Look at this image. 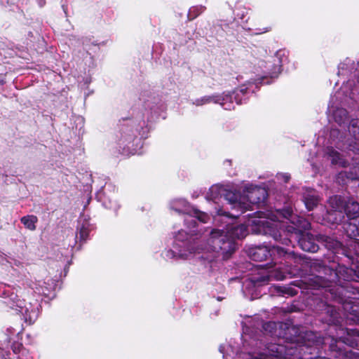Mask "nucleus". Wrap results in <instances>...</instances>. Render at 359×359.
<instances>
[{
    "instance_id": "nucleus-23",
    "label": "nucleus",
    "mask_w": 359,
    "mask_h": 359,
    "mask_svg": "<svg viewBox=\"0 0 359 359\" xmlns=\"http://www.w3.org/2000/svg\"><path fill=\"white\" fill-rule=\"evenodd\" d=\"M30 287L35 293L44 296H48L53 289L52 284L42 280L33 283Z\"/></svg>"
},
{
    "instance_id": "nucleus-5",
    "label": "nucleus",
    "mask_w": 359,
    "mask_h": 359,
    "mask_svg": "<svg viewBox=\"0 0 359 359\" xmlns=\"http://www.w3.org/2000/svg\"><path fill=\"white\" fill-rule=\"evenodd\" d=\"M355 76L357 77V83L353 79L344 83L341 88L331 97L328 107L335 123L343 128H346L348 121V112L339 105L343 104L352 106L359 99V69H356Z\"/></svg>"
},
{
    "instance_id": "nucleus-2",
    "label": "nucleus",
    "mask_w": 359,
    "mask_h": 359,
    "mask_svg": "<svg viewBox=\"0 0 359 359\" xmlns=\"http://www.w3.org/2000/svg\"><path fill=\"white\" fill-rule=\"evenodd\" d=\"M215 222L223 229H212L207 235L203 233L201 242L198 243L199 252L195 253V255L202 253L198 258L205 262L211 264L219 252L224 257H227L233 253L236 248L234 239L245 238L248 233V226H250L255 233L269 235L274 240L278 239L275 229L278 227L277 219L273 216L276 214V210L266 214L257 212L252 215H248L245 224L239 225L231 222L236 216L229 215L223 208L218 205L215 207Z\"/></svg>"
},
{
    "instance_id": "nucleus-30",
    "label": "nucleus",
    "mask_w": 359,
    "mask_h": 359,
    "mask_svg": "<svg viewBox=\"0 0 359 359\" xmlns=\"http://www.w3.org/2000/svg\"><path fill=\"white\" fill-rule=\"evenodd\" d=\"M325 246L329 249L337 250L341 247V243L337 240L332 239L331 238H326Z\"/></svg>"
},
{
    "instance_id": "nucleus-19",
    "label": "nucleus",
    "mask_w": 359,
    "mask_h": 359,
    "mask_svg": "<svg viewBox=\"0 0 359 359\" xmlns=\"http://www.w3.org/2000/svg\"><path fill=\"white\" fill-rule=\"evenodd\" d=\"M344 212L348 219L359 221V203L353 199H349L345 203Z\"/></svg>"
},
{
    "instance_id": "nucleus-27",
    "label": "nucleus",
    "mask_w": 359,
    "mask_h": 359,
    "mask_svg": "<svg viewBox=\"0 0 359 359\" xmlns=\"http://www.w3.org/2000/svg\"><path fill=\"white\" fill-rule=\"evenodd\" d=\"M20 222L27 229L34 231L36 229V224L38 222V218L33 215H29L22 217Z\"/></svg>"
},
{
    "instance_id": "nucleus-3",
    "label": "nucleus",
    "mask_w": 359,
    "mask_h": 359,
    "mask_svg": "<svg viewBox=\"0 0 359 359\" xmlns=\"http://www.w3.org/2000/svg\"><path fill=\"white\" fill-rule=\"evenodd\" d=\"M171 210L181 215L185 227L189 230H179L174 234V241L171 249L164 252L163 257L166 259H188L199 252L198 243L201 242L202 234L198 231V222L206 223L210 217L203 212L193 208L184 198H176L170 203Z\"/></svg>"
},
{
    "instance_id": "nucleus-8",
    "label": "nucleus",
    "mask_w": 359,
    "mask_h": 359,
    "mask_svg": "<svg viewBox=\"0 0 359 359\" xmlns=\"http://www.w3.org/2000/svg\"><path fill=\"white\" fill-rule=\"evenodd\" d=\"M348 133L344 135L337 128H332L330 133V144L337 148L346 144L350 150L359 153V119H352L348 126Z\"/></svg>"
},
{
    "instance_id": "nucleus-6",
    "label": "nucleus",
    "mask_w": 359,
    "mask_h": 359,
    "mask_svg": "<svg viewBox=\"0 0 359 359\" xmlns=\"http://www.w3.org/2000/svg\"><path fill=\"white\" fill-rule=\"evenodd\" d=\"M266 76L261 78V81H249L248 86H242L240 88L236 89L232 92H224L222 95H205L201 98H197L192 101V104L196 106H203L211 102L220 104L226 110H231L235 108V104H240L243 100H245V95L249 90L254 92L252 86L257 87L258 84L264 81Z\"/></svg>"
},
{
    "instance_id": "nucleus-37",
    "label": "nucleus",
    "mask_w": 359,
    "mask_h": 359,
    "mask_svg": "<svg viewBox=\"0 0 359 359\" xmlns=\"http://www.w3.org/2000/svg\"><path fill=\"white\" fill-rule=\"evenodd\" d=\"M39 4L40 6H43L45 4V1L43 0H39Z\"/></svg>"
},
{
    "instance_id": "nucleus-22",
    "label": "nucleus",
    "mask_w": 359,
    "mask_h": 359,
    "mask_svg": "<svg viewBox=\"0 0 359 359\" xmlns=\"http://www.w3.org/2000/svg\"><path fill=\"white\" fill-rule=\"evenodd\" d=\"M345 178L351 180H359V167H353L349 172L346 171L340 172L337 177V181L339 183L346 184Z\"/></svg>"
},
{
    "instance_id": "nucleus-17",
    "label": "nucleus",
    "mask_w": 359,
    "mask_h": 359,
    "mask_svg": "<svg viewBox=\"0 0 359 359\" xmlns=\"http://www.w3.org/2000/svg\"><path fill=\"white\" fill-rule=\"evenodd\" d=\"M302 200L308 210H312L318 203V198L315 190L312 189H302Z\"/></svg>"
},
{
    "instance_id": "nucleus-41",
    "label": "nucleus",
    "mask_w": 359,
    "mask_h": 359,
    "mask_svg": "<svg viewBox=\"0 0 359 359\" xmlns=\"http://www.w3.org/2000/svg\"><path fill=\"white\" fill-rule=\"evenodd\" d=\"M269 31L268 29H266L263 32H267Z\"/></svg>"
},
{
    "instance_id": "nucleus-33",
    "label": "nucleus",
    "mask_w": 359,
    "mask_h": 359,
    "mask_svg": "<svg viewBox=\"0 0 359 359\" xmlns=\"http://www.w3.org/2000/svg\"><path fill=\"white\" fill-rule=\"evenodd\" d=\"M276 177L278 180L287 183L290 179V175L287 173H278Z\"/></svg>"
},
{
    "instance_id": "nucleus-29",
    "label": "nucleus",
    "mask_w": 359,
    "mask_h": 359,
    "mask_svg": "<svg viewBox=\"0 0 359 359\" xmlns=\"http://www.w3.org/2000/svg\"><path fill=\"white\" fill-rule=\"evenodd\" d=\"M103 204L107 208L112 209L115 211L117 210L120 207L118 203L115 198H111L109 197L104 198Z\"/></svg>"
},
{
    "instance_id": "nucleus-24",
    "label": "nucleus",
    "mask_w": 359,
    "mask_h": 359,
    "mask_svg": "<svg viewBox=\"0 0 359 359\" xmlns=\"http://www.w3.org/2000/svg\"><path fill=\"white\" fill-rule=\"evenodd\" d=\"M272 295L279 296H294L297 294V291L289 286L273 285L270 290Z\"/></svg>"
},
{
    "instance_id": "nucleus-10",
    "label": "nucleus",
    "mask_w": 359,
    "mask_h": 359,
    "mask_svg": "<svg viewBox=\"0 0 359 359\" xmlns=\"http://www.w3.org/2000/svg\"><path fill=\"white\" fill-rule=\"evenodd\" d=\"M238 198L234 203V209L243 212L250 208L252 205L264 202L267 197V191L264 188L248 184L244 187L243 194L237 193Z\"/></svg>"
},
{
    "instance_id": "nucleus-18",
    "label": "nucleus",
    "mask_w": 359,
    "mask_h": 359,
    "mask_svg": "<svg viewBox=\"0 0 359 359\" xmlns=\"http://www.w3.org/2000/svg\"><path fill=\"white\" fill-rule=\"evenodd\" d=\"M325 322L329 325H337L341 323V316L334 306L326 305L325 307Z\"/></svg>"
},
{
    "instance_id": "nucleus-32",
    "label": "nucleus",
    "mask_w": 359,
    "mask_h": 359,
    "mask_svg": "<svg viewBox=\"0 0 359 359\" xmlns=\"http://www.w3.org/2000/svg\"><path fill=\"white\" fill-rule=\"evenodd\" d=\"M248 14V11H247L246 8H241V9H239L238 11V12L236 13V17L241 20L243 22L244 21H248V18H246L247 15Z\"/></svg>"
},
{
    "instance_id": "nucleus-42",
    "label": "nucleus",
    "mask_w": 359,
    "mask_h": 359,
    "mask_svg": "<svg viewBox=\"0 0 359 359\" xmlns=\"http://www.w3.org/2000/svg\"><path fill=\"white\" fill-rule=\"evenodd\" d=\"M258 266H259V267H262V268H263V267H264V265H259Z\"/></svg>"
},
{
    "instance_id": "nucleus-28",
    "label": "nucleus",
    "mask_w": 359,
    "mask_h": 359,
    "mask_svg": "<svg viewBox=\"0 0 359 359\" xmlns=\"http://www.w3.org/2000/svg\"><path fill=\"white\" fill-rule=\"evenodd\" d=\"M205 10V7L203 6H196L191 7L188 12V18L189 20L195 19Z\"/></svg>"
},
{
    "instance_id": "nucleus-12",
    "label": "nucleus",
    "mask_w": 359,
    "mask_h": 359,
    "mask_svg": "<svg viewBox=\"0 0 359 359\" xmlns=\"http://www.w3.org/2000/svg\"><path fill=\"white\" fill-rule=\"evenodd\" d=\"M222 197L224 200L227 201L228 204L231 205L232 209H234V203L238 198L236 192H233L228 189L227 186L222 184L212 185L207 192L205 198L209 201H212L216 204L219 203Z\"/></svg>"
},
{
    "instance_id": "nucleus-39",
    "label": "nucleus",
    "mask_w": 359,
    "mask_h": 359,
    "mask_svg": "<svg viewBox=\"0 0 359 359\" xmlns=\"http://www.w3.org/2000/svg\"><path fill=\"white\" fill-rule=\"evenodd\" d=\"M351 311H349L350 313L355 311L354 309H353V307H351Z\"/></svg>"
},
{
    "instance_id": "nucleus-36",
    "label": "nucleus",
    "mask_w": 359,
    "mask_h": 359,
    "mask_svg": "<svg viewBox=\"0 0 359 359\" xmlns=\"http://www.w3.org/2000/svg\"><path fill=\"white\" fill-rule=\"evenodd\" d=\"M349 305H350V304H349V303H346V304H344V306H343V307H344V310L348 311V307H349Z\"/></svg>"
},
{
    "instance_id": "nucleus-26",
    "label": "nucleus",
    "mask_w": 359,
    "mask_h": 359,
    "mask_svg": "<svg viewBox=\"0 0 359 359\" xmlns=\"http://www.w3.org/2000/svg\"><path fill=\"white\" fill-rule=\"evenodd\" d=\"M273 59V62H275L276 66L275 67L276 69H280L281 72V67L284 62H285L287 59V53L285 49H280L276 51L275 55L272 57Z\"/></svg>"
},
{
    "instance_id": "nucleus-7",
    "label": "nucleus",
    "mask_w": 359,
    "mask_h": 359,
    "mask_svg": "<svg viewBox=\"0 0 359 359\" xmlns=\"http://www.w3.org/2000/svg\"><path fill=\"white\" fill-rule=\"evenodd\" d=\"M250 257L257 262H262L270 256L273 260L283 258L287 266L296 263L299 258L293 252H287L279 246H273L271 248L265 245L255 246L249 250Z\"/></svg>"
},
{
    "instance_id": "nucleus-31",
    "label": "nucleus",
    "mask_w": 359,
    "mask_h": 359,
    "mask_svg": "<svg viewBox=\"0 0 359 359\" xmlns=\"http://www.w3.org/2000/svg\"><path fill=\"white\" fill-rule=\"evenodd\" d=\"M348 269H342L341 267L337 269V271L335 272V275L338 277V281L340 282L341 279H343L344 280H348L351 278L349 275H348Z\"/></svg>"
},
{
    "instance_id": "nucleus-13",
    "label": "nucleus",
    "mask_w": 359,
    "mask_h": 359,
    "mask_svg": "<svg viewBox=\"0 0 359 359\" xmlns=\"http://www.w3.org/2000/svg\"><path fill=\"white\" fill-rule=\"evenodd\" d=\"M328 203L331 210L327 211L325 219L333 224L341 223L344 218V210L346 202L341 196H333L330 197Z\"/></svg>"
},
{
    "instance_id": "nucleus-9",
    "label": "nucleus",
    "mask_w": 359,
    "mask_h": 359,
    "mask_svg": "<svg viewBox=\"0 0 359 359\" xmlns=\"http://www.w3.org/2000/svg\"><path fill=\"white\" fill-rule=\"evenodd\" d=\"M149 130L144 121L139 123L130 121L121 126L118 144L123 147V149L126 148L128 151H132L135 149L133 148L134 142L137 140V135H140L141 138H145Z\"/></svg>"
},
{
    "instance_id": "nucleus-11",
    "label": "nucleus",
    "mask_w": 359,
    "mask_h": 359,
    "mask_svg": "<svg viewBox=\"0 0 359 359\" xmlns=\"http://www.w3.org/2000/svg\"><path fill=\"white\" fill-rule=\"evenodd\" d=\"M9 306L19 312L23 316L25 322L34 323L39 314V303L38 300L27 302L25 299H20L17 294H11L9 301L6 302Z\"/></svg>"
},
{
    "instance_id": "nucleus-16",
    "label": "nucleus",
    "mask_w": 359,
    "mask_h": 359,
    "mask_svg": "<svg viewBox=\"0 0 359 359\" xmlns=\"http://www.w3.org/2000/svg\"><path fill=\"white\" fill-rule=\"evenodd\" d=\"M324 157L330 160L333 165H338L341 167L346 166L347 163L342 155L332 146H328L325 149Z\"/></svg>"
},
{
    "instance_id": "nucleus-21",
    "label": "nucleus",
    "mask_w": 359,
    "mask_h": 359,
    "mask_svg": "<svg viewBox=\"0 0 359 359\" xmlns=\"http://www.w3.org/2000/svg\"><path fill=\"white\" fill-rule=\"evenodd\" d=\"M259 66L260 68L263 69V72L266 74L269 75L271 78L277 77L278 74L280 72V69H276L275 67H273L276 65L272 57L267 61H260Z\"/></svg>"
},
{
    "instance_id": "nucleus-34",
    "label": "nucleus",
    "mask_w": 359,
    "mask_h": 359,
    "mask_svg": "<svg viewBox=\"0 0 359 359\" xmlns=\"http://www.w3.org/2000/svg\"><path fill=\"white\" fill-rule=\"evenodd\" d=\"M287 332L289 334L294 333L296 334L297 332V329L295 327H287Z\"/></svg>"
},
{
    "instance_id": "nucleus-25",
    "label": "nucleus",
    "mask_w": 359,
    "mask_h": 359,
    "mask_svg": "<svg viewBox=\"0 0 359 359\" xmlns=\"http://www.w3.org/2000/svg\"><path fill=\"white\" fill-rule=\"evenodd\" d=\"M77 231L79 234L80 240L81 241H86L90 231V224L89 222L86 219H79Z\"/></svg>"
},
{
    "instance_id": "nucleus-4",
    "label": "nucleus",
    "mask_w": 359,
    "mask_h": 359,
    "mask_svg": "<svg viewBox=\"0 0 359 359\" xmlns=\"http://www.w3.org/2000/svg\"><path fill=\"white\" fill-rule=\"evenodd\" d=\"M277 219L278 240H274L281 244L289 245L292 240L297 242L302 250L309 252H316L318 245L316 239L311 233L305 231L310 229L311 224L308 220L293 214L292 210L287 208L283 210H276L273 214Z\"/></svg>"
},
{
    "instance_id": "nucleus-20",
    "label": "nucleus",
    "mask_w": 359,
    "mask_h": 359,
    "mask_svg": "<svg viewBox=\"0 0 359 359\" xmlns=\"http://www.w3.org/2000/svg\"><path fill=\"white\" fill-rule=\"evenodd\" d=\"M343 229L349 238H355L359 236V221L348 219V221L343 224Z\"/></svg>"
},
{
    "instance_id": "nucleus-1",
    "label": "nucleus",
    "mask_w": 359,
    "mask_h": 359,
    "mask_svg": "<svg viewBox=\"0 0 359 359\" xmlns=\"http://www.w3.org/2000/svg\"><path fill=\"white\" fill-rule=\"evenodd\" d=\"M280 323L268 322L263 325L264 333L274 337L286 339L284 344H263L262 334L259 333L251 335L244 332L243 335L242 348L234 353L233 347L230 344H222L219 346V352L222 353L224 359L234 358L241 359H267L269 356L284 359H330L327 357L317 356L309 357L318 346L330 344V350L334 353L335 358L344 356L345 351L339 346L336 337H321L320 335L312 331H300L298 335L289 339L287 336L278 333L277 327H281Z\"/></svg>"
},
{
    "instance_id": "nucleus-40",
    "label": "nucleus",
    "mask_w": 359,
    "mask_h": 359,
    "mask_svg": "<svg viewBox=\"0 0 359 359\" xmlns=\"http://www.w3.org/2000/svg\"><path fill=\"white\" fill-rule=\"evenodd\" d=\"M320 286L323 287H326L327 286L325 285H320Z\"/></svg>"
},
{
    "instance_id": "nucleus-35",
    "label": "nucleus",
    "mask_w": 359,
    "mask_h": 359,
    "mask_svg": "<svg viewBox=\"0 0 359 359\" xmlns=\"http://www.w3.org/2000/svg\"><path fill=\"white\" fill-rule=\"evenodd\" d=\"M329 291L331 292L332 295H333V298L334 299H337V294L334 293V289L332 288V289H329Z\"/></svg>"
},
{
    "instance_id": "nucleus-38",
    "label": "nucleus",
    "mask_w": 359,
    "mask_h": 359,
    "mask_svg": "<svg viewBox=\"0 0 359 359\" xmlns=\"http://www.w3.org/2000/svg\"><path fill=\"white\" fill-rule=\"evenodd\" d=\"M311 165L313 167V169L315 170L316 172L319 170V168L313 163H312Z\"/></svg>"
},
{
    "instance_id": "nucleus-14",
    "label": "nucleus",
    "mask_w": 359,
    "mask_h": 359,
    "mask_svg": "<svg viewBox=\"0 0 359 359\" xmlns=\"http://www.w3.org/2000/svg\"><path fill=\"white\" fill-rule=\"evenodd\" d=\"M280 267H276V262L273 266H270L266 269H262V272L259 273V276L252 277L245 285H252L254 287H259L264 285L271 279L282 280L285 278L283 273L280 271Z\"/></svg>"
},
{
    "instance_id": "nucleus-15",
    "label": "nucleus",
    "mask_w": 359,
    "mask_h": 359,
    "mask_svg": "<svg viewBox=\"0 0 359 359\" xmlns=\"http://www.w3.org/2000/svg\"><path fill=\"white\" fill-rule=\"evenodd\" d=\"M336 338L341 347L344 344L350 346L359 345V332L357 330L339 328L337 330Z\"/></svg>"
}]
</instances>
